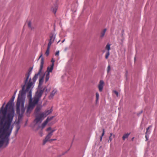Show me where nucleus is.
<instances>
[{"label": "nucleus", "mask_w": 157, "mask_h": 157, "mask_svg": "<svg viewBox=\"0 0 157 157\" xmlns=\"http://www.w3.org/2000/svg\"><path fill=\"white\" fill-rule=\"evenodd\" d=\"M33 69V67H30L25 74V78H24V85L22 86V89L20 91L18 95L16 104V111L17 113L19 115H23L25 111L24 104L26 93H28L27 97L29 99L30 102H33L34 98L36 97L37 91L33 98H32V91L33 87V83L31 81V78L29 79L28 82V79L32 73Z\"/></svg>", "instance_id": "obj_1"}, {"label": "nucleus", "mask_w": 157, "mask_h": 157, "mask_svg": "<svg viewBox=\"0 0 157 157\" xmlns=\"http://www.w3.org/2000/svg\"><path fill=\"white\" fill-rule=\"evenodd\" d=\"M8 111L10 112L8 113L7 118L5 120L3 126V128L4 132L6 133V135L9 136L13 128L12 126L10 128L11 123L13 121L14 114V110L13 107L12 109L8 108Z\"/></svg>", "instance_id": "obj_2"}, {"label": "nucleus", "mask_w": 157, "mask_h": 157, "mask_svg": "<svg viewBox=\"0 0 157 157\" xmlns=\"http://www.w3.org/2000/svg\"><path fill=\"white\" fill-rule=\"evenodd\" d=\"M52 111V108H51L49 110L45 111L36 117V118L34 121V122L35 123V124H40L44 118L48 115L51 113Z\"/></svg>", "instance_id": "obj_3"}, {"label": "nucleus", "mask_w": 157, "mask_h": 157, "mask_svg": "<svg viewBox=\"0 0 157 157\" xmlns=\"http://www.w3.org/2000/svg\"><path fill=\"white\" fill-rule=\"evenodd\" d=\"M44 75L39 79V83L37 87V90L36 94V96L41 98L43 93L45 89L46 86H43L42 84L44 82Z\"/></svg>", "instance_id": "obj_4"}, {"label": "nucleus", "mask_w": 157, "mask_h": 157, "mask_svg": "<svg viewBox=\"0 0 157 157\" xmlns=\"http://www.w3.org/2000/svg\"><path fill=\"white\" fill-rule=\"evenodd\" d=\"M34 98L33 102H29V105L27 107L26 111V114L28 116H29L30 113L31 112L33 108L36 104L38 103L40 99L41 98L40 97H37Z\"/></svg>", "instance_id": "obj_5"}, {"label": "nucleus", "mask_w": 157, "mask_h": 157, "mask_svg": "<svg viewBox=\"0 0 157 157\" xmlns=\"http://www.w3.org/2000/svg\"><path fill=\"white\" fill-rule=\"evenodd\" d=\"M15 97V95H13L12 97L10 100L6 104L5 109L2 110V112L3 113L5 114L6 113L7 111L8 110V108L9 109H12V107H13V102L14 100Z\"/></svg>", "instance_id": "obj_6"}, {"label": "nucleus", "mask_w": 157, "mask_h": 157, "mask_svg": "<svg viewBox=\"0 0 157 157\" xmlns=\"http://www.w3.org/2000/svg\"><path fill=\"white\" fill-rule=\"evenodd\" d=\"M44 63V60L43 58H42L41 59V62H40V69L37 73L35 74L34 77L33 78V81L35 82L38 78V76L40 74L41 72L42 71L43 68V65Z\"/></svg>", "instance_id": "obj_7"}, {"label": "nucleus", "mask_w": 157, "mask_h": 157, "mask_svg": "<svg viewBox=\"0 0 157 157\" xmlns=\"http://www.w3.org/2000/svg\"><path fill=\"white\" fill-rule=\"evenodd\" d=\"M0 148L3 146L4 142L5 143V147H6L9 143V139L8 137H3L2 135L0 134Z\"/></svg>", "instance_id": "obj_8"}, {"label": "nucleus", "mask_w": 157, "mask_h": 157, "mask_svg": "<svg viewBox=\"0 0 157 157\" xmlns=\"http://www.w3.org/2000/svg\"><path fill=\"white\" fill-rule=\"evenodd\" d=\"M104 84V81L102 80H101L99 82V83L98 86L99 91L100 92H101L102 91Z\"/></svg>", "instance_id": "obj_9"}, {"label": "nucleus", "mask_w": 157, "mask_h": 157, "mask_svg": "<svg viewBox=\"0 0 157 157\" xmlns=\"http://www.w3.org/2000/svg\"><path fill=\"white\" fill-rule=\"evenodd\" d=\"M52 135L51 134L49 133L46 136L45 139L43 141V145L45 144L48 141H50V138L51 137Z\"/></svg>", "instance_id": "obj_10"}, {"label": "nucleus", "mask_w": 157, "mask_h": 157, "mask_svg": "<svg viewBox=\"0 0 157 157\" xmlns=\"http://www.w3.org/2000/svg\"><path fill=\"white\" fill-rule=\"evenodd\" d=\"M56 36L54 35H52V36H50V39L49 40V43L48 44V46H51V44L53 43L55 39Z\"/></svg>", "instance_id": "obj_11"}, {"label": "nucleus", "mask_w": 157, "mask_h": 157, "mask_svg": "<svg viewBox=\"0 0 157 157\" xmlns=\"http://www.w3.org/2000/svg\"><path fill=\"white\" fill-rule=\"evenodd\" d=\"M57 92V90L56 89H55L52 90V92L51 93L50 95L48 97V98L49 99H52L54 95Z\"/></svg>", "instance_id": "obj_12"}, {"label": "nucleus", "mask_w": 157, "mask_h": 157, "mask_svg": "<svg viewBox=\"0 0 157 157\" xmlns=\"http://www.w3.org/2000/svg\"><path fill=\"white\" fill-rule=\"evenodd\" d=\"M54 66V64L53 63H52L50 67H48L47 71L46 72H47V73H49V74H50V72H52Z\"/></svg>", "instance_id": "obj_13"}, {"label": "nucleus", "mask_w": 157, "mask_h": 157, "mask_svg": "<svg viewBox=\"0 0 157 157\" xmlns=\"http://www.w3.org/2000/svg\"><path fill=\"white\" fill-rule=\"evenodd\" d=\"M106 30L107 29L105 28L103 29V30L102 31H101L100 33V37L101 38H102L104 37Z\"/></svg>", "instance_id": "obj_14"}, {"label": "nucleus", "mask_w": 157, "mask_h": 157, "mask_svg": "<svg viewBox=\"0 0 157 157\" xmlns=\"http://www.w3.org/2000/svg\"><path fill=\"white\" fill-rule=\"evenodd\" d=\"M16 130L15 132V134L16 135L17 133L19 130L20 128V125L19 124H17L16 125Z\"/></svg>", "instance_id": "obj_15"}, {"label": "nucleus", "mask_w": 157, "mask_h": 157, "mask_svg": "<svg viewBox=\"0 0 157 157\" xmlns=\"http://www.w3.org/2000/svg\"><path fill=\"white\" fill-rule=\"evenodd\" d=\"M130 133H127L124 134L122 137V139L123 140H124L125 139L128 137L130 135Z\"/></svg>", "instance_id": "obj_16"}, {"label": "nucleus", "mask_w": 157, "mask_h": 157, "mask_svg": "<svg viewBox=\"0 0 157 157\" xmlns=\"http://www.w3.org/2000/svg\"><path fill=\"white\" fill-rule=\"evenodd\" d=\"M50 47V46H49L48 45L47 49V50L45 52V54L47 56H48L49 55V50Z\"/></svg>", "instance_id": "obj_17"}, {"label": "nucleus", "mask_w": 157, "mask_h": 157, "mask_svg": "<svg viewBox=\"0 0 157 157\" xmlns=\"http://www.w3.org/2000/svg\"><path fill=\"white\" fill-rule=\"evenodd\" d=\"M50 74L49 73H47L45 77V82H47L49 80V78Z\"/></svg>", "instance_id": "obj_18"}, {"label": "nucleus", "mask_w": 157, "mask_h": 157, "mask_svg": "<svg viewBox=\"0 0 157 157\" xmlns=\"http://www.w3.org/2000/svg\"><path fill=\"white\" fill-rule=\"evenodd\" d=\"M48 122L45 121L41 125V127L42 129H43L44 128V127L47 124Z\"/></svg>", "instance_id": "obj_19"}, {"label": "nucleus", "mask_w": 157, "mask_h": 157, "mask_svg": "<svg viewBox=\"0 0 157 157\" xmlns=\"http://www.w3.org/2000/svg\"><path fill=\"white\" fill-rule=\"evenodd\" d=\"M110 44H109V43H108L106 45L105 48L107 50V51H109L110 49Z\"/></svg>", "instance_id": "obj_20"}, {"label": "nucleus", "mask_w": 157, "mask_h": 157, "mask_svg": "<svg viewBox=\"0 0 157 157\" xmlns=\"http://www.w3.org/2000/svg\"><path fill=\"white\" fill-rule=\"evenodd\" d=\"M105 134V129H102V133L101 136L100 137V140L101 141L102 140V138L103 136Z\"/></svg>", "instance_id": "obj_21"}, {"label": "nucleus", "mask_w": 157, "mask_h": 157, "mask_svg": "<svg viewBox=\"0 0 157 157\" xmlns=\"http://www.w3.org/2000/svg\"><path fill=\"white\" fill-rule=\"evenodd\" d=\"M53 117L54 116H52L50 117H48L45 121L48 122L49 121L52 120Z\"/></svg>", "instance_id": "obj_22"}, {"label": "nucleus", "mask_w": 157, "mask_h": 157, "mask_svg": "<svg viewBox=\"0 0 157 157\" xmlns=\"http://www.w3.org/2000/svg\"><path fill=\"white\" fill-rule=\"evenodd\" d=\"M151 127V126H150L149 127H148L146 129V132L145 134H147V133H148V134H150L151 132L150 131H149L148 130H149V129Z\"/></svg>", "instance_id": "obj_23"}, {"label": "nucleus", "mask_w": 157, "mask_h": 157, "mask_svg": "<svg viewBox=\"0 0 157 157\" xmlns=\"http://www.w3.org/2000/svg\"><path fill=\"white\" fill-rule=\"evenodd\" d=\"M50 88L47 89V88H46V87L45 88V90L46 93H45V96L44 97H45L46 96L48 93L50 91Z\"/></svg>", "instance_id": "obj_24"}, {"label": "nucleus", "mask_w": 157, "mask_h": 157, "mask_svg": "<svg viewBox=\"0 0 157 157\" xmlns=\"http://www.w3.org/2000/svg\"><path fill=\"white\" fill-rule=\"evenodd\" d=\"M110 53H109V51H107L106 52L105 56V58L106 59H107Z\"/></svg>", "instance_id": "obj_25"}, {"label": "nucleus", "mask_w": 157, "mask_h": 157, "mask_svg": "<svg viewBox=\"0 0 157 157\" xmlns=\"http://www.w3.org/2000/svg\"><path fill=\"white\" fill-rule=\"evenodd\" d=\"M99 94L98 92L96 93V101H97L99 99Z\"/></svg>", "instance_id": "obj_26"}, {"label": "nucleus", "mask_w": 157, "mask_h": 157, "mask_svg": "<svg viewBox=\"0 0 157 157\" xmlns=\"http://www.w3.org/2000/svg\"><path fill=\"white\" fill-rule=\"evenodd\" d=\"M52 11L53 12H54L55 13L56 12L57 9L56 7L55 8H52Z\"/></svg>", "instance_id": "obj_27"}, {"label": "nucleus", "mask_w": 157, "mask_h": 157, "mask_svg": "<svg viewBox=\"0 0 157 157\" xmlns=\"http://www.w3.org/2000/svg\"><path fill=\"white\" fill-rule=\"evenodd\" d=\"M111 69L109 65H108L107 68V72L108 73H109Z\"/></svg>", "instance_id": "obj_28"}, {"label": "nucleus", "mask_w": 157, "mask_h": 157, "mask_svg": "<svg viewBox=\"0 0 157 157\" xmlns=\"http://www.w3.org/2000/svg\"><path fill=\"white\" fill-rule=\"evenodd\" d=\"M146 134V135H145V137L146 138V141H147V140H148V138L149 137L148 136H149V134H148V133H147V134Z\"/></svg>", "instance_id": "obj_29"}, {"label": "nucleus", "mask_w": 157, "mask_h": 157, "mask_svg": "<svg viewBox=\"0 0 157 157\" xmlns=\"http://www.w3.org/2000/svg\"><path fill=\"white\" fill-rule=\"evenodd\" d=\"M28 25L29 27L32 29V28H31V23L30 21L29 22Z\"/></svg>", "instance_id": "obj_30"}, {"label": "nucleus", "mask_w": 157, "mask_h": 157, "mask_svg": "<svg viewBox=\"0 0 157 157\" xmlns=\"http://www.w3.org/2000/svg\"><path fill=\"white\" fill-rule=\"evenodd\" d=\"M113 92L116 94L117 97L118 96V93L117 91L116 90L113 91Z\"/></svg>", "instance_id": "obj_31"}, {"label": "nucleus", "mask_w": 157, "mask_h": 157, "mask_svg": "<svg viewBox=\"0 0 157 157\" xmlns=\"http://www.w3.org/2000/svg\"><path fill=\"white\" fill-rule=\"evenodd\" d=\"M59 54V51H57L55 53V55L56 56H58Z\"/></svg>", "instance_id": "obj_32"}, {"label": "nucleus", "mask_w": 157, "mask_h": 157, "mask_svg": "<svg viewBox=\"0 0 157 157\" xmlns=\"http://www.w3.org/2000/svg\"><path fill=\"white\" fill-rule=\"evenodd\" d=\"M42 56H43V54L42 53H41V54H40V56L39 57V58L38 59V60H39L40 58H41V59L43 58V57H42Z\"/></svg>", "instance_id": "obj_33"}, {"label": "nucleus", "mask_w": 157, "mask_h": 157, "mask_svg": "<svg viewBox=\"0 0 157 157\" xmlns=\"http://www.w3.org/2000/svg\"><path fill=\"white\" fill-rule=\"evenodd\" d=\"M55 131V130H52L50 132H49L50 134H51L52 135H53V133Z\"/></svg>", "instance_id": "obj_34"}, {"label": "nucleus", "mask_w": 157, "mask_h": 157, "mask_svg": "<svg viewBox=\"0 0 157 157\" xmlns=\"http://www.w3.org/2000/svg\"><path fill=\"white\" fill-rule=\"evenodd\" d=\"M40 108H38V107H37L36 108V111H39L40 110Z\"/></svg>", "instance_id": "obj_35"}, {"label": "nucleus", "mask_w": 157, "mask_h": 157, "mask_svg": "<svg viewBox=\"0 0 157 157\" xmlns=\"http://www.w3.org/2000/svg\"><path fill=\"white\" fill-rule=\"evenodd\" d=\"M51 128L50 127H49L47 129L46 131H49V130H51Z\"/></svg>", "instance_id": "obj_36"}, {"label": "nucleus", "mask_w": 157, "mask_h": 157, "mask_svg": "<svg viewBox=\"0 0 157 157\" xmlns=\"http://www.w3.org/2000/svg\"><path fill=\"white\" fill-rule=\"evenodd\" d=\"M56 140V139H51L50 140V141H53Z\"/></svg>", "instance_id": "obj_37"}, {"label": "nucleus", "mask_w": 157, "mask_h": 157, "mask_svg": "<svg viewBox=\"0 0 157 157\" xmlns=\"http://www.w3.org/2000/svg\"><path fill=\"white\" fill-rule=\"evenodd\" d=\"M111 140H112V138H111V136H110L108 141H111Z\"/></svg>", "instance_id": "obj_38"}, {"label": "nucleus", "mask_w": 157, "mask_h": 157, "mask_svg": "<svg viewBox=\"0 0 157 157\" xmlns=\"http://www.w3.org/2000/svg\"><path fill=\"white\" fill-rule=\"evenodd\" d=\"M17 90H16V91L14 92V94H13V95H16V93H17Z\"/></svg>", "instance_id": "obj_39"}, {"label": "nucleus", "mask_w": 157, "mask_h": 157, "mask_svg": "<svg viewBox=\"0 0 157 157\" xmlns=\"http://www.w3.org/2000/svg\"><path fill=\"white\" fill-rule=\"evenodd\" d=\"M51 62H52V63H53V64H54V62H55V60H53V59H52V60H51Z\"/></svg>", "instance_id": "obj_40"}, {"label": "nucleus", "mask_w": 157, "mask_h": 157, "mask_svg": "<svg viewBox=\"0 0 157 157\" xmlns=\"http://www.w3.org/2000/svg\"><path fill=\"white\" fill-rule=\"evenodd\" d=\"M3 123V121H1V123H0V124L1 125H2Z\"/></svg>", "instance_id": "obj_41"}, {"label": "nucleus", "mask_w": 157, "mask_h": 157, "mask_svg": "<svg viewBox=\"0 0 157 157\" xmlns=\"http://www.w3.org/2000/svg\"><path fill=\"white\" fill-rule=\"evenodd\" d=\"M5 103H4V104H3V105L2 107H1V110L2 109H3V106H4V105H5Z\"/></svg>", "instance_id": "obj_42"}, {"label": "nucleus", "mask_w": 157, "mask_h": 157, "mask_svg": "<svg viewBox=\"0 0 157 157\" xmlns=\"http://www.w3.org/2000/svg\"><path fill=\"white\" fill-rule=\"evenodd\" d=\"M65 39H64L63 40H62V43H63L64 42V41H65Z\"/></svg>", "instance_id": "obj_43"}, {"label": "nucleus", "mask_w": 157, "mask_h": 157, "mask_svg": "<svg viewBox=\"0 0 157 157\" xmlns=\"http://www.w3.org/2000/svg\"><path fill=\"white\" fill-rule=\"evenodd\" d=\"M112 135H113V134L112 133H110V136H111H111H112Z\"/></svg>", "instance_id": "obj_44"}, {"label": "nucleus", "mask_w": 157, "mask_h": 157, "mask_svg": "<svg viewBox=\"0 0 157 157\" xmlns=\"http://www.w3.org/2000/svg\"><path fill=\"white\" fill-rule=\"evenodd\" d=\"M142 113V111H141L140 113L139 114H140L141 113Z\"/></svg>", "instance_id": "obj_45"}, {"label": "nucleus", "mask_w": 157, "mask_h": 157, "mask_svg": "<svg viewBox=\"0 0 157 157\" xmlns=\"http://www.w3.org/2000/svg\"><path fill=\"white\" fill-rule=\"evenodd\" d=\"M142 113V111H141L140 113L139 114H140L141 113Z\"/></svg>", "instance_id": "obj_46"}, {"label": "nucleus", "mask_w": 157, "mask_h": 157, "mask_svg": "<svg viewBox=\"0 0 157 157\" xmlns=\"http://www.w3.org/2000/svg\"><path fill=\"white\" fill-rule=\"evenodd\" d=\"M60 41V40H59L57 42V43H58Z\"/></svg>", "instance_id": "obj_47"}, {"label": "nucleus", "mask_w": 157, "mask_h": 157, "mask_svg": "<svg viewBox=\"0 0 157 157\" xmlns=\"http://www.w3.org/2000/svg\"><path fill=\"white\" fill-rule=\"evenodd\" d=\"M134 137L132 138V140L133 139Z\"/></svg>", "instance_id": "obj_48"}]
</instances>
